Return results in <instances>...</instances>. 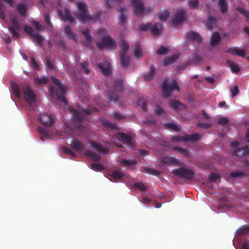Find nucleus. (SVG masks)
Segmentation results:
<instances>
[{"label":"nucleus","instance_id":"3c124183","mask_svg":"<svg viewBox=\"0 0 249 249\" xmlns=\"http://www.w3.org/2000/svg\"><path fill=\"white\" fill-rule=\"evenodd\" d=\"M123 2V0H107L106 5L108 8L113 7L115 3H121Z\"/></svg>","mask_w":249,"mask_h":249},{"label":"nucleus","instance_id":"2eb2a0df","mask_svg":"<svg viewBox=\"0 0 249 249\" xmlns=\"http://www.w3.org/2000/svg\"><path fill=\"white\" fill-rule=\"evenodd\" d=\"M235 154L240 157H246L249 155V147L243 146L234 150Z\"/></svg>","mask_w":249,"mask_h":249},{"label":"nucleus","instance_id":"7c9ffc66","mask_svg":"<svg viewBox=\"0 0 249 249\" xmlns=\"http://www.w3.org/2000/svg\"><path fill=\"white\" fill-rule=\"evenodd\" d=\"M218 5L221 13H226L228 12V5L225 0H218Z\"/></svg>","mask_w":249,"mask_h":249},{"label":"nucleus","instance_id":"6e6552de","mask_svg":"<svg viewBox=\"0 0 249 249\" xmlns=\"http://www.w3.org/2000/svg\"><path fill=\"white\" fill-rule=\"evenodd\" d=\"M23 93L25 101L32 105L36 101V97L33 90L29 85H25L23 88Z\"/></svg>","mask_w":249,"mask_h":249},{"label":"nucleus","instance_id":"4d7b16f0","mask_svg":"<svg viewBox=\"0 0 249 249\" xmlns=\"http://www.w3.org/2000/svg\"><path fill=\"white\" fill-rule=\"evenodd\" d=\"M237 10L244 16L247 21L249 22V11L245 10L243 8L240 7L237 8Z\"/></svg>","mask_w":249,"mask_h":249},{"label":"nucleus","instance_id":"4be33fe9","mask_svg":"<svg viewBox=\"0 0 249 249\" xmlns=\"http://www.w3.org/2000/svg\"><path fill=\"white\" fill-rule=\"evenodd\" d=\"M37 130L40 135V140L44 141L46 139H49L51 136L49 132L41 126L37 127Z\"/></svg>","mask_w":249,"mask_h":249},{"label":"nucleus","instance_id":"052dcab7","mask_svg":"<svg viewBox=\"0 0 249 249\" xmlns=\"http://www.w3.org/2000/svg\"><path fill=\"white\" fill-rule=\"evenodd\" d=\"M134 187L139 189L142 192L146 191L147 190V187L143 183L141 182H137L134 183Z\"/></svg>","mask_w":249,"mask_h":249},{"label":"nucleus","instance_id":"c85d7f7f","mask_svg":"<svg viewBox=\"0 0 249 249\" xmlns=\"http://www.w3.org/2000/svg\"><path fill=\"white\" fill-rule=\"evenodd\" d=\"M11 85L14 94L18 98H20L21 92L19 86L14 82H12Z\"/></svg>","mask_w":249,"mask_h":249},{"label":"nucleus","instance_id":"f704fd0d","mask_svg":"<svg viewBox=\"0 0 249 249\" xmlns=\"http://www.w3.org/2000/svg\"><path fill=\"white\" fill-rule=\"evenodd\" d=\"M129 48V45L128 43L126 42L125 40H123L122 46H121V51L120 52V55H126L127 52L128 51Z\"/></svg>","mask_w":249,"mask_h":249},{"label":"nucleus","instance_id":"37998d69","mask_svg":"<svg viewBox=\"0 0 249 249\" xmlns=\"http://www.w3.org/2000/svg\"><path fill=\"white\" fill-rule=\"evenodd\" d=\"M170 15V12L168 10L160 11L159 13V18L161 21L166 20Z\"/></svg>","mask_w":249,"mask_h":249},{"label":"nucleus","instance_id":"423d86ee","mask_svg":"<svg viewBox=\"0 0 249 249\" xmlns=\"http://www.w3.org/2000/svg\"><path fill=\"white\" fill-rule=\"evenodd\" d=\"M97 47L99 49L104 48L113 49L116 47L115 42L114 39L108 35H105L101 37V41L97 42Z\"/></svg>","mask_w":249,"mask_h":249},{"label":"nucleus","instance_id":"c756f323","mask_svg":"<svg viewBox=\"0 0 249 249\" xmlns=\"http://www.w3.org/2000/svg\"><path fill=\"white\" fill-rule=\"evenodd\" d=\"M63 18L64 21H68L71 23L73 22L74 20V18L68 8L65 9V13L63 16Z\"/></svg>","mask_w":249,"mask_h":249},{"label":"nucleus","instance_id":"a211bd4d","mask_svg":"<svg viewBox=\"0 0 249 249\" xmlns=\"http://www.w3.org/2000/svg\"><path fill=\"white\" fill-rule=\"evenodd\" d=\"M163 26L161 24L156 23L151 26L150 32L154 36H158L163 31Z\"/></svg>","mask_w":249,"mask_h":249},{"label":"nucleus","instance_id":"680f3d73","mask_svg":"<svg viewBox=\"0 0 249 249\" xmlns=\"http://www.w3.org/2000/svg\"><path fill=\"white\" fill-rule=\"evenodd\" d=\"M138 104L139 106L141 107L143 111H146L147 107L146 106V103L144 99H140L138 100Z\"/></svg>","mask_w":249,"mask_h":249},{"label":"nucleus","instance_id":"338daca9","mask_svg":"<svg viewBox=\"0 0 249 249\" xmlns=\"http://www.w3.org/2000/svg\"><path fill=\"white\" fill-rule=\"evenodd\" d=\"M62 150L65 154H69L73 157L76 156L75 153L67 147L63 146L62 148Z\"/></svg>","mask_w":249,"mask_h":249},{"label":"nucleus","instance_id":"a19ab883","mask_svg":"<svg viewBox=\"0 0 249 249\" xmlns=\"http://www.w3.org/2000/svg\"><path fill=\"white\" fill-rule=\"evenodd\" d=\"M227 63L229 66L230 67L232 72L237 73L240 71L239 67L235 63L228 60L227 61Z\"/></svg>","mask_w":249,"mask_h":249},{"label":"nucleus","instance_id":"f257e3e1","mask_svg":"<svg viewBox=\"0 0 249 249\" xmlns=\"http://www.w3.org/2000/svg\"><path fill=\"white\" fill-rule=\"evenodd\" d=\"M78 12L74 14L76 18L82 23H86L89 21L98 20L100 18L101 14L97 13L93 17L88 15V9L84 2H78L77 3Z\"/></svg>","mask_w":249,"mask_h":249},{"label":"nucleus","instance_id":"58836bf2","mask_svg":"<svg viewBox=\"0 0 249 249\" xmlns=\"http://www.w3.org/2000/svg\"><path fill=\"white\" fill-rule=\"evenodd\" d=\"M143 170L146 173L156 176H159L161 173L158 170L148 167H143Z\"/></svg>","mask_w":249,"mask_h":249},{"label":"nucleus","instance_id":"72a5a7b5","mask_svg":"<svg viewBox=\"0 0 249 249\" xmlns=\"http://www.w3.org/2000/svg\"><path fill=\"white\" fill-rule=\"evenodd\" d=\"M216 22V18L213 16H210L206 22L207 28L209 30H212Z\"/></svg>","mask_w":249,"mask_h":249},{"label":"nucleus","instance_id":"5fc2aeb1","mask_svg":"<svg viewBox=\"0 0 249 249\" xmlns=\"http://www.w3.org/2000/svg\"><path fill=\"white\" fill-rule=\"evenodd\" d=\"M239 235H243L249 233V226L242 227L237 231Z\"/></svg>","mask_w":249,"mask_h":249},{"label":"nucleus","instance_id":"8fccbe9b","mask_svg":"<svg viewBox=\"0 0 249 249\" xmlns=\"http://www.w3.org/2000/svg\"><path fill=\"white\" fill-rule=\"evenodd\" d=\"M46 62L47 66L50 70H54V61L53 60L47 56L46 58Z\"/></svg>","mask_w":249,"mask_h":249},{"label":"nucleus","instance_id":"0e129e2a","mask_svg":"<svg viewBox=\"0 0 249 249\" xmlns=\"http://www.w3.org/2000/svg\"><path fill=\"white\" fill-rule=\"evenodd\" d=\"M81 67L82 71L85 74H89V69L88 68V63L87 61H84L83 63L81 64Z\"/></svg>","mask_w":249,"mask_h":249},{"label":"nucleus","instance_id":"cd10ccee","mask_svg":"<svg viewBox=\"0 0 249 249\" xmlns=\"http://www.w3.org/2000/svg\"><path fill=\"white\" fill-rule=\"evenodd\" d=\"M110 176L113 178L114 181H118L124 177V174L120 170H115L112 172Z\"/></svg>","mask_w":249,"mask_h":249},{"label":"nucleus","instance_id":"39448f33","mask_svg":"<svg viewBox=\"0 0 249 249\" xmlns=\"http://www.w3.org/2000/svg\"><path fill=\"white\" fill-rule=\"evenodd\" d=\"M172 173L180 178H184L188 180H191L195 178V173L191 169L185 167H180L172 171Z\"/></svg>","mask_w":249,"mask_h":249},{"label":"nucleus","instance_id":"7ed1b4c3","mask_svg":"<svg viewBox=\"0 0 249 249\" xmlns=\"http://www.w3.org/2000/svg\"><path fill=\"white\" fill-rule=\"evenodd\" d=\"M124 89V82L121 79H116L114 83L115 91L110 90L107 93V98L113 102H118L120 97L119 93Z\"/></svg>","mask_w":249,"mask_h":249},{"label":"nucleus","instance_id":"f8f14e48","mask_svg":"<svg viewBox=\"0 0 249 249\" xmlns=\"http://www.w3.org/2000/svg\"><path fill=\"white\" fill-rule=\"evenodd\" d=\"M38 119L42 124L46 126H51L54 123V118L46 113L41 114L38 117Z\"/></svg>","mask_w":249,"mask_h":249},{"label":"nucleus","instance_id":"774afa93","mask_svg":"<svg viewBox=\"0 0 249 249\" xmlns=\"http://www.w3.org/2000/svg\"><path fill=\"white\" fill-rule=\"evenodd\" d=\"M168 53V50L163 46H161L157 51V53L160 55L166 54Z\"/></svg>","mask_w":249,"mask_h":249},{"label":"nucleus","instance_id":"9b49d317","mask_svg":"<svg viewBox=\"0 0 249 249\" xmlns=\"http://www.w3.org/2000/svg\"><path fill=\"white\" fill-rule=\"evenodd\" d=\"M10 21L11 23V25L9 28L10 33L13 36L18 38L20 36L19 33L20 25L18 19L16 17L11 18Z\"/></svg>","mask_w":249,"mask_h":249},{"label":"nucleus","instance_id":"69168bd1","mask_svg":"<svg viewBox=\"0 0 249 249\" xmlns=\"http://www.w3.org/2000/svg\"><path fill=\"white\" fill-rule=\"evenodd\" d=\"M31 66L34 70H38L39 69V66L34 57L31 58Z\"/></svg>","mask_w":249,"mask_h":249},{"label":"nucleus","instance_id":"4c0bfd02","mask_svg":"<svg viewBox=\"0 0 249 249\" xmlns=\"http://www.w3.org/2000/svg\"><path fill=\"white\" fill-rule=\"evenodd\" d=\"M122 66L124 68L127 67L130 62V57L126 55H120Z\"/></svg>","mask_w":249,"mask_h":249},{"label":"nucleus","instance_id":"ddd939ff","mask_svg":"<svg viewBox=\"0 0 249 249\" xmlns=\"http://www.w3.org/2000/svg\"><path fill=\"white\" fill-rule=\"evenodd\" d=\"M70 146L72 150L76 152H82L86 149L84 143L77 139H74L72 141Z\"/></svg>","mask_w":249,"mask_h":249},{"label":"nucleus","instance_id":"a878e982","mask_svg":"<svg viewBox=\"0 0 249 249\" xmlns=\"http://www.w3.org/2000/svg\"><path fill=\"white\" fill-rule=\"evenodd\" d=\"M221 40V37L218 32H214L212 34L211 39V44L213 46L219 44Z\"/></svg>","mask_w":249,"mask_h":249},{"label":"nucleus","instance_id":"ea45409f","mask_svg":"<svg viewBox=\"0 0 249 249\" xmlns=\"http://www.w3.org/2000/svg\"><path fill=\"white\" fill-rule=\"evenodd\" d=\"M155 71H156V69H155L154 66L152 65H151L150 67V70L148 72V73L145 74L143 75L144 78L146 80H151L155 72Z\"/></svg>","mask_w":249,"mask_h":249},{"label":"nucleus","instance_id":"b1692460","mask_svg":"<svg viewBox=\"0 0 249 249\" xmlns=\"http://www.w3.org/2000/svg\"><path fill=\"white\" fill-rule=\"evenodd\" d=\"M201 136L198 133H195L191 135H187L185 136V142L188 141L196 142L200 140Z\"/></svg>","mask_w":249,"mask_h":249},{"label":"nucleus","instance_id":"393cba45","mask_svg":"<svg viewBox=\"0 0 249 249\" xmlns=\"http://www.w3.org/2000/svg\"><path fill=\"white\" fill-rule=\"evenodd\" d=\"M85 155L90 157L94 161L99 162L101 161V157L97 154L90 150H87L85 152Z\"/></svg>","mask_w":249,"mask_h":249},{"label":"nucleus","instance_id":"864d4df0","mask_svg":"<svg viewBox=\"0 0 249 249\" xmlns=\"http://www.w3.org/2000/svg\"><path fill=\"white\" fill-rule=\"evenodd\" d=\"M245 175V173L239 170H236L231 173L230 176L231 177L233 178H239L243 177Z\"/></svg>","mask_w":249,"mask_h":249},{"label":"nucleus","instance_id":"bf43d9fd","mask_svg":"<svg viewBox=\"0 0 249 249\" xmlns=\"http://www.w3.org/2000/svg\"><path fill=\"white\" fill-rule=\"evenodd\" d=\"M152 24L150 22L146 24L142 23L139 26V30L141 31H147L148 29H150Z\"/></svg>","mask_w":249,"mask_h":249},{"label":"nucleus","instance_id":"e2e57ef3","mask_svg":"<svg viewBox=\"0 0 249 249\" xmlns=\"http://www.w3.org/2000/svg\"><path fill=\"white\" fill-rule=\"evenodd\" d=\"M171 141L172 142H185V137L179 136H173L171 138Z\"/></svg>","mask_w":249,"mask_h":249},{"label":"nucleus","instance_id":"5701e85b","mask_svg":"<svg viewBox=\"0 0 249 249\" xmlns=\"http://www.w3.org/2000/svg\"><path fill=\"white\" fill-rule=\"evenodd\" d=\"M89 145L91 148H94L100 152H103L105 154H107V148L103 147L101 144H98L95 142H90Z\"/></svg>","mask_w":249,"mask_h":249},{"label":"nucleus","instance_id":"473e14b6","mask_svg":"<svg viewBox=\"0 0 249 249\" xmlns=\"http://www.w3.org/2000/svg\"><path fill=\"white\" fill-rule=\"evenodd\" d=\"M172 149L174 151L179 152L185 157H190L189 151L187 149H184L180 147H173Z\"/></svg>","mask_w":249,"mask_h":249},{"label":"nucleus","instance_id":"49530a36","mask_svg":"<svg viewBox=\"0 0 249 249\" xmlns=\"http://www.w3.org/2000/svg\"><path fill=\"white\" fill-rule=\"evenodd\" d=\"M82 34L86 38L88 43L91 41V38L89 33V30L88 29H83L81 30Z\"/></svg>","mask_w":249,"mask_h":249},{"label":"nucleus","instance_id":"e433bc0d","mask_svg":"<svg viewBox=\"0 0 249 249\" xmlns=\"http://www.w3.org/2000/svg\"><path fill=\"white\" fill-rule=\"evenodd\" d=\"M121 164L123 166L130 167L131 165H135L137 164V161L134 160H127L124 159L121 160Z\"/></svg>","mask_w":249,"mask_h":249},{"label":"nucleus","instance_id":"20e7f679","mask_svg":"<svg viewBox=\"0 0 249 249\" xmlns=\"http://www.w3.org/2000/svg\"><path fill=\"white\" fill-rule=\"evenodd\" d=\"M161 87L163 90L162 96L164 98L169 97L175 90L179 91V86L175 80H173L171 83H168L165 80Z\"/></svg>","mask_w":249,"mask_h":249},{"label":"nucleus","instance_id":"603ef678","mask_svg":"<svg viewBox=\"0 0 249 249\" xmlns=\"http://www.w3.org/2000/svg\"><path fill=\"white\" fill-rule=\"evenodd\" d=\"M227 200V197H223L219 201V204L217 206L218 210L223 209L224 208L228 207V205L226 203Z\"/></svg>","mask_w":249,"mask_h":249},{"label":"nucleus","instance_id":"dca6fc26","mask_svg":"<svg viewBox=\"0 0 249 249\" xmlns=\"http://www.w3.org/2000/svg\"><path fill=\"white\" fill-rule=\"evenodd\" d=\"M97 67L103 74L107 75L109 74L111 67L109 62L106 61L104 63H100L98 64Z\"/></svg>","mask_w":249,"mask_h":249},{"label":"nucleus","instance_id":"6ab92c4d","mask_svg":"<svg viewBox=\"0 0 249 249\" xmlns=\"http://www.w3.org/2000/svg\"><path fill=\"white\" fill-rule=\"evenodd\" d=\"M187 38L191 41H196L198 43L202 42V38L198 33L195 31H191L187 34Z\"/></svg>","mask_w":249,"mask_h":249},{"label":"nucleus","instance_id":"f3484780","mask_svg":"<svg viewBox=\"0 0 249 249\" xmlns=\"http://www.w3.org/2000/svg\"><path fill=\"white\" fill-rule=\"evenodd\" d=\"M134 6V14L138 17H142L144 13V6L142 2L132 4Z\"/></svg>","mask_w":249,"mask_h":249},{"label":"nucleus","instance_id":"bb28decb","mask_svg":"<svg viewBox=\"0 0 249 249\" xmlns=\"http://www.w3.org/2000/svg\"><path fill=\"white\" fill-rule=\"evenodd\" d=\"M65 33L67 36L73 40H76L77 36L72 33L71 29L69 25L65 26L64 28Z\"/></svg>","mask_w":249,"mask_h":249},{"label":"nucleus","instance_id":"09e8293b","mask_svg":"<svg viewBox=\"0 0 249 249\" xmlns=\"http://www.w3.org/2000/svg\"><path fill=\"white\" fill-rule=\"evenodd\" d=\"M44 16V19L45 21L46 22L48 27L50 29L51 28L53 27V24L51 23V18L49 13L46 12L43 14Z\"/></svg>","mask_w":249,"mask_h":249},{"label":"nucleus","instance_id":"c9c22d12","mask_svg":"<svg viewBox=\"0 0 249 249\" xmlns=\"http://www.w3.org/2000/svg\"><path fill=\"white\" fill-rule=\"evenodd\" d=\"M17 10L21 16H25L27 12L26 5L24 3H20L17 6Z\"/></svg>","mask_w":249,"mask_h":249},{"label":"nucleus","instance_id":"79ce46f5","mask_svg":"<svg viewBox=\"0 0 249 249\" xmlns=\"http://www.w3.org/2000/svg\"><path fill=\"white\" fill-rule=\"evenodd\" d=\"M48 79L45 76H42L41 77H36L34 79V83L36 85H38L46 84L48 82Z\"/></svg>","mask_w":249,"mask_h":249},{"label":"nucleus","instance_id":"f03ea898","mask_svg":"<svg viewBox=\"0 0 249 249\" xmlns=\"http://www.w3.org/2000/svg\"><path fill=\"white\" fill-rule=\"evenodd\" d=\"M52 81L54 84L59 89V91L55 89L53 87L49 88V91L52 94L56 96V100L64 104H68L64 94L66 93V89L62 84L60 81L55 77L53 76L51 77Z\"/></svg>","mask_w":249,"mask_h":249},{"label":"nucleus","instance_id":"0eeeda50","mask_svg":"<svg viewBox=\"0 0 249 249\" xmlns=\"http://www.w3.org/2000/svg\"><path fill=\"white\" fill-rule=\"evenodd\" d=\"M69 110L73 116L75 121L81 122L85 118V115L90 114L93 110L90 108L82 109L79 111H77L73 107H70Z\"/></svg>","mask_w":249,"mask_h":249},{"label":"nucleus","instance_id":"6e6d98bb","mask_svg":"<svg viewBox=\"0 0 249 249\" xmlns=\"http://www.w3.org/2000/svg\"><path fill=\"white\" fill-rule=\"evenodd\" d=\"M199 2L198 0H191L189 1V6L191 9H197Z\"/></svg>","mask_w":249,"mask_h":249},{"label":"nucleus","instance_id":"aec40b11","mask_svg":"<svg viewBox=\"0 0 249 249\" xmlns=\"http://www.w3.org/2000/svg\"><path fill=\"white\" fill-rule=\"evenodd\" d=\"M160 160L163 165H170L178 162V160L176 158L167 156L160 157Z\"/></svg>","mask_w":249,"mask_h":249},{"label":"nucleus","instance_id":"a18cd8bd","mask_svg":"<svg viewBox=\"0 0 249 249\" xmlns=\"http://www.w3.org/2000/svg\"><path fill=\"white\" fill-rule=\"evenodd\" d=\"M169 104L170 107L174 110H178L179 106L182 105L179 101L175 100H170Z\"/></svg>","mask_w":249,"mask_h":249},{"label":"nucleus","instance_id":"13d9d810","mask_svg":"<svg viewBox=\"0 0 249 249\" xmlns=\"http://www.w3.org/2000/svg\"><path fill=\"white\" fill-rule=\"evenodd\" d=\"M164 125L166 128L171 130H174L176 131H179V130L178 127L173 123H166Z\"/></svg>","mask_w":249,"mask_h":249},{"label":"nucleus","instance_id":"2f4dec72","mask_svg":"<svg viewBox=\"0 0 249 249\" xmlns=\"http://www.w3.org/2000/svg\"><path fill=\"white\" fill-rule=\"evenodd\" d=\"M134 53L135 56L138 59L141 58L143 56L140 42H137L136 44Z\"/></svg>","mask_w":249,"mask_h":249},{"label":"nucleus","instance_id":"4468645a","mask_svg":"<svg viewBox=\"0 0 249 249\" xmlns=\"http://www.w3.org/2000/svg\"><path fill=\"white\" fill-rule=\"evenodd\" d=\"M117 138L122 140L124 143L127 145L132 146L133 145V138L131 136L127 135L123 132H119L117 134Z\"/></svg>","mask_w":249,"mask_h":249},{"label":"nucleus","instance_id":"412c9836","mask_svg":"<svg viewBox=\"0 0 249 249\" xmlns=\"http://www.w3.org/2000/svg\"><path fill=\"white\" fill-rule=\"evenodd\" d=\"M178 57V55L176 54L171 56H167L165 57V58L163 60L162 65L163 66H167L168 65L172 64L177 60Z\"/></svg>","mask_w":249,"mask_h":249},{"label":"nucleus","instance_id":"9d476101","mask_svg":"<svg viewBox=\"0 0 249 249\" xmlns=\"http://www.w3.org/2000/svg\"><path fill=\"white\" fill-rule=\"evenodd\" d=\"M24 30L26 34L30 35L36 40L39 46L40 47L42 46L43 41V37L38 33L34 32L32 27L26 25L24 27Z\"/></svg>","mask_w":249,"mask_h":249},{"label":"nucleus","instance_id":"1a4fd4ad","mask_svg":"<svg viewBox=\"0 0 249 249\" xmlns=\"http://www.w3.org/2000/svg\"><path fill=\"white\" fill-rule=\"evenodd\" d=\"M187 17V11L183 9H178L175 13L172 19V22L174 25H178L184 22Z\"/></svg>","mask_w":249,"mask_h":249},{"label":"nucleus","instance_id":"de8ad7c7","mask_svg":"<svg viewBox=\"0 0 249 249\" xmlns=\"http://www.w3.org/2000/svg\"><path fill=\"white\" fill-rule=\"evenodd\" d=\"M90 168L95 171H100L104 169L103 165L100 163H92L90 165Z\"/></svg>","mask_w":249,"mask_h":249},{"label":"nucleus","instance_id":"c03bdc74","mask_svg":"<svg viewBox=\"0 0 249 249\" xmlns=\"http://www.w3.org/2000/svg\"><path fill=\"white\" fill-rule=\"evenodd\" d=\"M125 10V8L124 7H121L119 9V11L121 12L120 15L119 16L120 22L123 24H125L126 19V16L124 13Z\"/></svg>","mask_w":249,"mask_h":249}]
</instances>
